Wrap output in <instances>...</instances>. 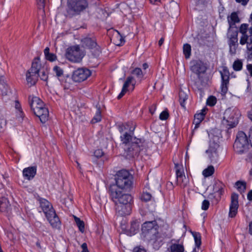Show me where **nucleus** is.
<instances>
[{
    "instance_id": "f257e3e1",
    "label": "nucleus",
    "mask_w": 252,
    "mask_h": 252,
    "mask_svg": "<svg viewBox=\"0 0 252 252\" xmlns=\"http://www.w3.org/2000/svg\"><path fill=\"white\" fill-rule=\"evenodd\" d=\"M158 225L156 220L146 221L142 225V235L145 240L154 244H160L162 241L158 229Z\"/></svg>"
},
{
    "instance_id": "f03ea898",
    "label": "nucleus",
    "mask_w": 252,
    "mask_h": 252,
    "mask_svg": "<svg viewBox=\"0 0 252 252\" xmlns=\"http://www.w3.org/2000/svg\"><path fill=\"white\" fill-rule=\"evenodd\" d=\"M81 43L84 48L90 51L91 61L93 62V60L95 59L98 60V63H95L96 65H97L100 63V60H98V58L101 53V51L100 47L97 43L95 36L94 35L87 36L81 39Z\"/></svg>"
},
{
    "instance_id": "7ed1b4c3",
    "label": "nucleus",
    "mask_w": 252,
    "mask_h": 252,
    "mask_svg": "<svg viewBox=\"0 0 252 252\" xmlns=\"http://www.w3.org/2000/svg\"><path fill=\"white\" fill-rule=\"evenodd\" d=\"M87 0H67L66 16L71 18L79 14L88 7Z\"/></svg>"
},
{
    "instance_id": "20e7f679",
    "label": "nucleus",
    "mask_w": 252,
    "mask_h": 252,
    "mask_svg": "<svg viewBox=\"0 0 252 252\" xmlns=\"http://www.w3.org/2000/svg\"><path fill=\"white\" fill-rule=\"evenodd\" d=\"M115 180L116 185L120 189H128L132 186L133 177L127 170H122L115 175Z\"/></svg>"
},
{
    "instance_id": "39448f33",
    "label": "nucleus",
    "mask_w": 252,
    "mask_h": 252,
    "mask_svg": "<svg viewBox=\"0 0 252 252\" xmlns=\"http://www.w3.org/2000/svg\"><path fill=\"white\" fill-rule=\"evenodd\" d=\"M240 116V111L237 108H229L224 113L222 123L228 128L234 127L238 123Z\"/></svg>"
},
{
    "instance_id": "423d86ee",
    "label": "nucleus",
    "mask_w": 252,
    "mask_h": 252,
    "mask_svg": "<svg viewBox=\"0 0 252 252\" xmlns=\"http://www.w3.org/2000/svg\"><path fill=\"white\" fill-rule=\"evenodd\" d=\"M41 64L39 58H35L32 64L31 67L26 73V80L31 86L34 85L38 80V74L41 69Z\"/></svg>"
},
{
    "instance_id": "0eeeda50",
    "label": "nucleus",
    "mask_w": 252,
    "mask_h": 252,
    "mask_svg": "<svg viewBox=\"0 0 252 252\" xmlns=\"http://www.w3.org/2000/svg\"><path fill=\"white\" fill-rule=\"evenodd\" d=\"M235 151L240 154L247 152L249 148V143L247 136L243 131L238 132L233 145Z\"/></svg>"
},
{
    "instance_id": "6e6552de",
    "label": "nucleus",
    "mask_w": 252,
    "mask_h": 252,
    "mask_svg": "<svg viewBox=\"0 0 252 252\" xmlns=\"http://www.w3.org/2000/svg\"><path fill=\"white\" fill-rule=\"evenodd\" d=\"M121 139L123 143L126 145L133 141L130 147L127 150V155L133 156L140 151V147L137 144L138 140L136 139V138H133L131 134L125 132L123 135L121 136Z\"/></svg>"
},
{
    "instance_id": "1a4fd4ad",
    "label": "nucleus",
    "mask_w": 252,
    "mask_h": 252,
    "mask_svg": "<svg viewBox=\"0 0 252 252\" xmlns=\"http://www.w3.org/2000/svg\"><path fill=\"white\" fill-rule=\"evenodd\" d=\"M42 209L51 225L55 228H60L61 221L53 206H42Z\"/></svg>"
},
{
    "instance_id": "9d476101",
    "label": "nucleus",
    "mask_w": 252,
    "mask_h": 252,
    "mask_svg": "<svg viewBox=\"0 0 252 252\" xmlns=\"http://www.w3.org/2000/svg\"><path fill=\"white\" fill-rule=\"evenodd\" d=\"M111 198L116 205H129L133 203V198L130 195L122 194V192L120 190L111 191Z\"/></svg>"
},
{
    "instance_id": "9b49d317",
    "label": "nucleus",
    "mask_w": 252,
    "mask_h": 252,
    "mask_svg": "<svg viewBox=\"0 0 252 252\" xmlns=\"http://www.w3.org/2000/svg\"><path fill=\"white\" fill-rule=\"evenodd\" d=\"M65 56L69 61L74 63H79L83 57L79 45H75L68 48L66 51Z\"/></svg>"
},
{
    "instance_id": "f8f14e48",
    "label": "nucleus",
    "mask_w": 252,
    "mask_h": 252,
    "mask_svg": "<svg viewBox=\"0 0 252 252\" xmlns=\"http://www.w3.org/2000/svg\"><path fill=\"white\" fill-rule=\"evenodd\" d=\"M92 74V71L87 68L82 67L73 71L71 78L75 82L80 83L87 80Z\"/></svg>"
},
{
    "instance_id": "ddd939ff",
    "label": "nucleus",
    "mask_w": 252,
    "mask_h": 252,
    "mask_svg": "<svg viewBox=\"0 0 252 252\" xmlns=\"http://www.w3.org/2000/svg\"><path fill=\"white\" fill-rule=\"evenodd\" d=\"M34 115L38 117L41 123L44 124L48 120L49 116L48 109L45 107L44 102L41 100V102L38 104L35 108Z\"/></svg>"
},
{
    "instance_id": "4468645a",
    "label": "nucleus",
    "mask_w": 252,
    "mask_h": 252,
    "mask_svg": "<svg viewBox=\"0 0 252 252\" xmlns=\"http://www.w3.org/2000/svg\"><path fill=\"white\" fill-rule=\"evenodd\" d=\"M221 75V94L225 95L228 91V85L229 83L230 73L228 69L226 66H223L222 70L220 71Z\"/></svg>"
},
{
    "instance_id": "2eb2a0df",
    "label": "nucleus",
    "mask_w": 252,
    "mask_h": 252,
    "mask_svg": "<svg viewBox=\"0 0 252 252\" xmlns=\"http://www.w3.org/2000/svg\"><path fill=\"white\" fill-rule=\"evenodd\" d=\"M206 69L204 63L200 61H194L191 62L190 69L197 75L198 78L201 74L206 72Z\"/></svg>"
},
{
    "instance_id": "dca6fc26",
    "label": "nucleus",
    "mask_w": 252,
    "mask_h": 252,
    "mask_svg": "<svg viewBox=\"0 0 252 252\" xmlns=\"http://www.w3.org/2000/svg\"><path fill=\"white\" fill-rule=\"evenodd\" d=\"M227 36L229 38V52L231 55H235L238 46L237 33L235 32L230 34L229 32H228Z\"/></svg>"
},
{
    "instance_id": "f3484780",
    "label": "nucleus",
    "mask_w": 252,
    "mask_h": 252,
    "mask_svg": "<svg viewBox=\"0 0 252 252\" xmlns=\"http://www.w3.org/2000/svg\"><path fill=\"white\" fill-rule=\"evenodd\" d=\"M219 145L217 143L210 144L209 149L206 150V153L208 158L212 162H216L219 157L218 149Z\"/></svg>"
},
{
    "instance_id": "a211bd4d",
    "label": "nucleus",
    "mask_w": 252,
    "mask_h": 252,
    "mask_svg": "<svg viewBox=\"0 0 252 252\" xmlns=\"http://www.w3.org/2000/svg\"><path fill=\"white\" fill-rule=\"evenodd\" d=\"M176 174L177 182L178 184L185 186L187 182V179L184 174L183 167L177 164H175Z\"/></svg>"
},
{
    "instance_id": "6ab92c4d",
    "label": "nucleus",
    "mask_w": 252,
    "mask_h": 252,
    "mask_svg": "<svg viewBox=\"0 0 252 252\" xmlns=\"http://www.w3.org/2000/svg\"><path fill=\"white\" fill-rule=\"evenodd\" d=\"M248 26L247 24H243L241 25L239 29V32L242 34L240 39V44L242 45L246 44L250 38V35L247 34Z\"/></svg>"
},
{
    "instance_id": "aec40b11",
    "label": "nucleus",
    "mask_w": 252,
    "mask_h": 252,
    "mask_svg": "<svg viewBox=\"0 0 252 252\" xmlns=\"http://www.w3.org/2000/svg\"><path fill=\"white\" fill-rule=\"evenodd\" d=\"M37 168L35 166H30L24 169L23 175L25 179L28 180H32L36 174Z\"/></svg>"
},
{
    "instance_id": "412c9836",
    "label": "nucleus",
    "mask_w": 252,
    "mask_h": 252,
    "mask_svg": "<svg viewBox=\"0 0 252 252\" xmlns=\"http://www.w3.org/2000/svg\"><path fill=\"white\" fill-rule=\"evenodd\" d=\"M54 76L58 78L62 84L65 82V75L63 69L59 66L55 65L52 69Z\"/></svg>"
},
{
    "instance_id": "4be33fe9",
    "label": "nucleus",
    "mask_w": 252,
    "mask_h": 252,
    "mask_svg": "<svg viewBox=\"0 0 252 252\" xmlns=\"http://www.w3.org/2000/svg\"><path fill=\"white\" fill-rule=\"evenodd\" d=\"M132 85L131 90H133L134 87V83L133 82V78L132 76H129L127 78L126 82H125L122 91L120 94L118 96V98L120 99L122 98L126 94V93L127 91V88L129 86V85Z\"/></svg>"
},
{
    "instance_id": "5701e85b",
    "label": "nucleus",
    "mask_w": 252,
    "mask_h": 252,
    "mask_svg": "<svg viewBox=\"0 0 252 252\" xmlns=\"http://www.w3.org/2000/svg\"><path fill=\"white\" fill-rule=\"evenodd\" d=\"M206 109L203 108L201 110V112L197 113L194 115V119L193 124L194 125L193 130L197 129L201 122L204 120V117L206 114Z\"/></svg>"
},
{
    "instance_id": "b1692460",
    "label": "nucleus",
    "mask_w": 252,
    "mask_h": 252,
    "mask_svg": "<svg viewBox=\"0 0 252 252\" xmlns=\"http://www.w3.org/2000/svg\"><path fill=\"white\" fill-rule=\"evenodd\" d=\"M131 210V206H117L116 208V213L121 216L129 215Z\"/></svg>"
},
{
    "instance_id": "393cba45",
    "label": "nucleus",
    "mask_w": 252,
    "mask_h": 252,
    "mask_svg": "<svg viewBox=\"0 0 252 252\" xmlns=\"http://www.w3.org/2000/svg\"><path fill=\"white\" fill-rule=\"evenodd\" d=\"M228 23L229 24V30L233 27L236 23L240 22V20L237 12H233L230 15L227 17Z\"/></svg>"
},
{
    "instance_id": "a878e982",
    "label": "nucleus",
    "mask_w": 252,
    "mask_h": 252,
    "mask_svg": "<svg viewBox=\"0 0 252 252\" xmlns=\"http://www.w3.org/2000/svg\"><path fill=\"white\" fill-rule=\"evenodd\" d=\"M111 34L113 38V43L115 45L121 46L124 43V39L118 31L113 30L111 32Z\"/></svg>"
},
{
    "instance_id": "bb28decb",
    "label": "nucleus",
    "mask_w": 252,
    "mask_h": 252,
    "mask_svg": "<svg viewBox=\"0 0 252 252\" xmlns=\"http://www.w3.org/2000/svg\"><path fill=\"white\" fill-rule=\"evenodd\" d=\"M139 223L136 220H133L130 222V228L127 229V233L130 236L137 233L139 230Z\"/></svg>"
},
{
    "instance_id": "cd10ccee",
    "label": "nucleus",
    "mask_w": 252,
    "mask_h": 252,
    "mask_svg": "<svg viewBox=\"0 0 252 252\" xmlns=\"http://www.w3.org/2000/svg\"><path fill=\"white\" fill-rule=\"evenodd\" d=\"M40 102H41V99L38 97L29 96V103L33 114H34L35 108H37L38 104Z\"/></svg>"
},
{
    "instance_id": "c85d7f7f",
    "label": "nucleus",
    "mask_w": 252,
    "mask_h": 252,
    "mask_svg": "<svg viewBox=\"0 0 252 252\" xmlns=\"http://www.w3.org/2000/svg\"><path fill=\"white\" fill-rule=\"evenodd\" d=\"M45 58L48 61L53 62L57 60V57L56 54L50 53V49L47 47L44 50Z\"/></svg>"
},
{
    "instance_id": "c756f323",
    "label": "nucleus",
    "mask_w": 252,
    "mask_h": 252,
    "mask_svg": "<svg viewBox=\"0 0 252 252\" xmlns=\"http://www.w3.org/2000/svg\"><path fill=\"white\" fill-rule=\"evenodd\" d=\"M169 252H184V247L182 244L173 243L169 248Z\"/></svg>"
},
{
    "instance_id": "7c9ffc66",
    "label": "nucleus",
    "mask_w": 252,
    "mask_h": 252,
    "mask_svg": "<svg viewBox=\"0 0 252 252\" xmlns=\"http://www.w3.org/2000/svg\"><path fill=\"white\" fill-rule=\"evenodd\" d=\"M235 187L241 193H243L246 189V183L244 181H237L235 184Z\"/></svg>"
},
{
    "instance_id": "2f4dec72",
    "label": "nucleus",
    "mask_w": 252,
    "mask_h": 252,
    "mask_svg": "<svg viewBox=\"0 0 252 252\" xmlns=\"http://www.w3.org/2000/svg\"><path fill=\"white\" fill-rule=\"evenodd\" d=\"M141 199L145 202L152 201V203L154 202L153 201L154 200L151 194L147 190L143 191V193L141 195Z\"/></svg>"
},
{
    "instance_id": "473e14b6",
    "label": "nucleus",
    "mask_w": 252,
    "mask_h": 252,
    "mask_svg": "<svg viewBox=\"0 0 252 252\" xmlns=\"http://www.w3.org/2000/svg\"><path fill=\"white\" fill-rule=\"evenodd\" d=\"M74 220L77 225L79 230L82 233H83L85 231V223L84 222L81 220L80 218L77 217L75 216H73Z\"/></svg>"
},
{
    "instance_id": "72a5a7b5",
    "label": "nucleus",
    "mask_w": 252,
    "mask_h": 252,
    "mask_svg": "<svg viewBox=\"0 0 252 252\" xmlns=\"http://www.w3.org/2000/svg\"><path fill=\"white\" fill-rule=\"evenodd\" d=\"M215 172V169L213 165H210L207 168L203 170L202 175L205 177H208L212 176Z\"/></svg>"
},
{
    "instance_id": "f704fd0d",
    "label": "nucleus",
    "mask_w": 252,
    "mask_h": 252,
    "mask_svg": "<svg viewBox=\"0 0 252 252\" xmlns=\"http://www.w3.org/2000/svg\"><path fill=\"white\" fill-rule=\"evenodd\" d=\"M187 99L188 95L183 91H180L179 92V101L181 106L184 108H186L185 102Z\"/></svg>"
},
{
    "instance_id": "c9c22d12",
    "label": "nucleus",
    "mask_w": 252,
    "mask_h": 252,
    "mask_svg": "<svg viewBox=\"0 0 252 252\" xmlns=\"http://www.w3.org/2000/svg\"><path fill=\"white\" fill-rule=\"evenodd\" d=\"M183 53L186 59L189 58L191 55V46L186 43L183 46Z\"/></svg>"
},
{
    "instance_id": "e433bc0d",
    "label": "nucleus",
    "mask_w": 252,
    "mask_h": 252,
    "mask_svg": "<svg viewBox=\"0 0 252 252\" xmlns=\"http://www.w3.org/2000/svg\"><path fill=\"white\" fill-rule=\"evenodd\" d=\"M38 77L39 76L41 80L47 82L48 78V70L46 69H41L39 73L38 74Z\"/></svg>"
},
{
    "instance_id": "4c0bfd02",
    "label": "nucleus",
    "mask_w": 252,
    "mask_h": 252,
    "mask_svg": "<svg viewBox=\"0 0 252 252\" xmlns=\"http://www.w3.org/2000/svg\"><path fill=\"white\" fill-rule=\"evenodd\" d=\"M246 44L247 60L252 61V43L250 42H247Z\"/></svg>"
},
{
    "instance_id": "58836bf2",
    "label": "nucleus",
    "mask_w": 252,
    "mask_h": 252,
    "mask_svg": "<svg viewBox=\"0 0 252 252\" xmlns=\"http://www.w3.org/2000/svg\"><path fill=\"white\" fill-rule=\"evenodd\" d=\"M101 119V111L99 108H98L96 110V113L93 118L92 119L91 122L93 124H94L100 122Z\"/></svg>"
},
{
    "instance_id": "ea45409f",
    "label": "nucleus",
    "mask_w": 252,
    "mask_h": 252,
    "mask_svg": "<svg viewBox=\"0 0 252 252\" xmlns=\"http://www.w3.org/2000/svg\"><path fill=\"white\" fill-rule=\"evenodd\" d=\"M243 63L240 60L234 61L233 64V68L235 71H240L242 69Z\"/></svg>"
},
{
    "instance_id": "a19ab883",
    "label": "nucleus",
    "mask_w": 252,
    "mask_h": 252,
    "mask_svg": "<svg viewBox=\"0 0 252 252\" xmlns=\"http://www.w3.org/2000/svg\"><path fill=\"white\" fill-rule=\"evenodd\" d=\"M238 206H230L229 217L231 218H234L238 212Z\"/></svg>"
},
{
    "instance_id": "79ce46f5",
    "label": "nucleus",
    "mask_w": 252,
    "mask_h": 252,
    "mask_svg": "<svg viewBox=\"0 0 252 252\" xmlns=\"http://www.w3.org/2000/svg\"><path fill=\"white\" fill-rule=\"evenodd\" d=\"M34 197L38 201L40 205H49L50 203L47 199L40 197L37 194L34 195Z\"/></svg>"
},
{
    "instance_id": "37998d69",
    "label": "nucleus",
    "mask_w": 252,
    "mask_h": 252,
    "mask_svg": "<svg viewBox=\"0 0 252 252\" xmlns=\"http://www.w3.org/2000/svg\"><path fill=\"white\" fill-rule=\"evenodd\" d=\"M61 202L62 204H63V205H66V204H68V205H71L74 203L72 196H66L64 197L63 199H62L61 200Z\"/></svg>"
},
{
    "instance_id": "c03bdc74",
    "label": "nucleus",
    "mask_w": 252,
    "mask_h": 252,
    "mask_svg": "<svg viewBox=\"0 0 252 252\" xmlns=\"http://www.w3.org/2000/svg\"><path fill=\"white\" fill-rule=\"evenodd\" d=\"M216 102L217 98L214 96H210L207 99V104L210 106H214Z\"/></svg>"
},
{
    "instance_id": "a18cd8bd",
    "label": "nucleus",
    "mask_w": 252,
    "mask_h": 252,
    "mask_svg": "<svg viewBox=\"0 0 252 252\" xmlns=\"http://www.w3.org/2000/svg\"><path fill=\"white\" fill-rule=\"evenodd\" d=\"M231 205H238V195L236 193L231 194Z\"/></svg>"
},
{
    "instance_id": "49530a36",
    "label": "nucleus",
    "mask_w": 252,
    "mask_h": 252,
    "mask_svg": "<svg viewBox=\"0 0 252 252\" xmlns=\"http://www.w3.org/2000/svg\"><path fill=\"white\" fill-rule=\"evenodd\" d=\"M195 242L197 247H199L201 244V236L199 233H194L193 234Z\"/></svg>"
},
{
    "instance_id": "de8ad7c7",
    "label": "nucleus",
    "mask_w": 252,
    "mask_h": 252,
    "mask_svg": "<svg viewBox=\"0 0 252 252\" xmlns=\"http://www.w3.org/2000/svg\"><path fill=\"white\" fill-rule=\"evenodd\" d=\"M132 73L138 77H142L143 76L142 72L140 68H135L132 72Z\"/></svg>"
},
{
    "instance_id": "09e8293b",
    "label": "nucleus",
    "mask_w": 252,
    "mask_h": 252,
    "mask_svg": "<svg viewBox=\"0 0 252 252\" xmlns=\"http://www.w3.org/2000/svg\"><path fill=\"white\" fill-rule=\"evenodd\" d=\"M169 117V114L166 111H162L160 115L159 119L161 120H166Z\"/></svg>"
},
{
    "instance_id": "8fccbe9b",
    "label": "nucleus",
    "mask_w": 252,
    "mask_h": 252,
    "mask_svg": "<svg viewBox=\"0 0 252 252\" xmlns=\"http://www.w3.org/2000/svg\"><path fill=\"white\" fill-rule=\"evenodd\" d=\"M94 157L97 158H99L103 156V152H102V150L97 149L94 152Z\"/></svg>"
},
{
    "instance_id": "3c124183",
    "label": "nucleus",
    "mask_w": 252,
    "mask_h": 252,
    "mask_svg": "<svg viewBox=\"0 0 252 252\" xmlns=\"http://www.w3.org/2000/svg\"><path fill=\"white\" fill-rule=\"evenodd\" d=\"M238 3H241L242 5L245 6L247 4L249 0H235Z\"/></svg>"
},
{
    "instance_id": "603ef678",
    "label": "nucleus",
    "mask_w": 252,
    "mask_h": 252,
    "mask_svg": "<svg viewBox=\"0 0 252 252\" xmlns=\"http://www.w3.org/2000/svg\"><path fill=\"white\" fill-rule=\"evenodd\" d=\"M81 248L82 249V252H89L88 250L87 245L86 243H84L83 244H82V245H81Z\"/></svg>"
},
{
    "instance_id": "864d4df0",
    "label": "nucleus",
    "mask_w": 252,
    "mask_h": 252,
    "mask_svg": "<svg viewBox=\"0 0 252 252\" xmlns=\"http://www.w3.org/2000/svg\"><path fill=\"white\" fill-rule=\"evenodd\" d=\"M8 203V200L5 197L1 198L0 200V205H2L3 203L5 204V205H6Z\"/></svg>"
},
{
    "instance_id": "5fc2aeb1",
    "label": "nucleus",
    "mask_w": 252,
    "mask_h": 252,
    "mask_svg": "<svg viewBox=\"0 0 252 252\" xmlns=\"http://www.w3.org/2000/svg\"><path fill=\"white\" fill-rule=\"evenodd\" d=\"M247 69L250 73V75L252 77V64H247Z\"/></svg>"
},
{
    "instance_id": "6e6d98bb",
    "label": "nucleus",
    "mask_w": 252,
    "mask_h": 252,
    "mask_svg": "<svg viewBox=\"0 0 252 252\" xmlns=\"http://www.w3.org/2000/svg\"><path fill=\"white\" fill-rule=\"evenodd\" d=\"M127 221L126 220H123L121 223V227L123 229L127 230L126 223Z\"/></svg>"
},
{
    "instance_id": "4d7b16f0",
    "label": "nucleus",
    "mask_w": 252,
    "mask_h": 252,
    "mask_svg": "<svg viewBox=\"0 0 252 252\" xmlns=\"http://www.w3.org/2000/svg\"><path fill=\"white\" fill-rule=\"evenodd\" d=\"M156 105H153L152 106H151V107L149 108V111H150V112L152 114H153L154 113V112H155L156 111Z\"/></svg>"
},
{
    "instance_id": "13d9d810",
    "label": "nucleus",
    "mask_w": 252,
    "mask_h": 252,
    "mask_svg": "<svg viewBox=\"0 0 252 252\" xmlns=\"http://www.w3.org/2000/svg\"><path fill=\"white\" fill-rule=\"evenodd\" d=\"M8 206H0V211L2 212H7Z\"/></svg>"
},
{
    "instance_id": "bf43d9fd",
    "label": "nucleus",
    "mask_w": 252,
    "mask_h": 252,
    "mask_svg": "<svg viewBox=\"0 0 252 252\" xmlns=\"http://www.w3.org/2000/svg\"><path fill=\"white\" fill-rule=\"evenodd\" d=\"M133 252H146L145 250L138 247L135 248Z\"/></svg>"
},
{
    "instance_id": "052dcab7",
    "label": "nucleus",
    "mask_w": 252,
    "mask_h": 252,
    "mask_svg": "<svg viewBox=\"0 0 252 252\" xmlns=\"http://www.w3.org/2000/svg\"><path fill=\"white\" fill-rule=\"evenodd\" d=\"M247 199L249 201L252 200V189L248 192V194H247Z\"/></svg>"
},
{
    "instance_id": "680f3d73",
    "label": "nucleus",
    "mask_w": 252,
    "mask_h": 252,
    "mask_svg": "<svg viewBox=\"0 0 252 252\" xmlns=\"http://www.w3.org/2000/svg\"><path fill=\"white\" fill-rule=\"evenodd\" d=\"M249 232L252 235V220L250 222L249 225Z\"/></svg>"
},
{
    "instance_id": "e2e57ef3",
    "label": "nucleus",
    "mask_w": 252,
    "mask_h": 252,
    "mask_svg": "<svg viewBox=\"0 0 252 252\" xmlns=\"http://www.w3.org/2000/svg\"><path fill=\"white\" fill-rule=\"evenodd\" d=\"M250 142L252 147V129H250L249 133Z\"/></svg>"
},
{
    "instance_id": "0e129e2a",
    "label": "nucleus",
    "mask_w": 252,
    "mask_h": 252,
    "mask_svg": "<svg viewBox=\"0 0 252 252\" xmlns=\"http://www.w3.org/2000/svg\"><path fill=\"white\" fill-rule=\"evenodd\" d=\"M250 32V38L248 42H250L252 43V29H251L249 31Z\"/></svg>"
},
{
    "instance_id": "69168bd1",
    "label": "nucleus",
    "mask_w": 252,
    "mask_h": 252,
    "mask_svg": "<svg viewBox=\"0 0 252 252\" xmlns=\"http://www.w3.org/2000/svg\"><path fill=\"white\" fill-rule=\"evenodd\" d=\"M149 1L152 4H157L158 2H160V0H149Z\"/></svg>"
},
{
    "instance_id": "338daca9",
    "label": "nucleus",
    "mask_w": 252,
    "mask_h": 252,
    "mask_svg": "<svg viewBox=\"0 0 252 252\" xmlns=\"http://www.w3.org/2000/svg\"><path fill=\"white\" fill-rule=\"evenodd\" d=\"M247 81L248 82V86H247V90L248 91H249L251 89V87H250L251 83H250V80L248 78L247 79Z\"/></svg>"
},
{
    "instance_id": "774afa93",
    "label": "nucleus",
    "mask_w": 252,
    "mask_h": 252,
    "mask_svg": "<svg viewBox=\"0 0 252 252\" xmlns=\"http://www.w3.org/2000/svg\"><path fill=\"white\" fill-rule=\"evenodd\" d=\"M248 117L252 121V111L249 113Z\"/></svg>"
}]
</instances>
